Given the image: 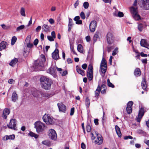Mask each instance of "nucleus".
Here are the masks:
<instances>
[{
  "mask_svg": "<svg viewBox=\"0 0 149 149\" xmlns=\"http://www.w3.org/2000/svg\"><path fill=\"white\" fill-rule=\"evenodd\" d=\"M41 61L38 59L35 61L34 67L38 70H42V68L44 66L43 63L45 61V56H40Z\"/></svg>",
  "mask_w": 149,
  "mask_h": 149,
  "instance_id": "1",
  "label": "nucleus"
},
{
  "mask_svg": "<svg viewBox=\"0 0 149 149\" xmlns=\"http://www.w3.org/2000/svg\"><path fill=\"white\" fill-rule=\"evenodd\" d=\"M91 136L92 139L94 140L96 138L95 141V143L98 145L101 144L103 142V139L101 135L96 132H94L91 134Z\"/></svg>",
  "mask_w": 149,
  "mask_h": 149,
  "instance_id": "2",
  "label": "nucleus"
},
{
  "mask_svg": "<svg viewBox=\"0 0 149 149\" xmlns=\"http://www.w3.org/2000/svg\"><path fill=\"white\" fill-rule=\"evenodd\" d=\"M35 128L38 133L42 132L45 130V126L44 124L39 121L35 122L34 124Z\"/></svg>",
  "mask_w": 149,
  "mask_h": 149,
  "instance_id": "3",
  "label": "nucleus"
},
{
  "mask_svg": "<svg viewBox=\"0 0 149 149\" xmlns=\"http://www.w3.org/2000/svg\"><path fill=\"white\" fill-rule=\"evenodd\" d=\"M107 63L106 60L103 58L100 64L101 72L100 73L102 77H104L107 70Z\"/></svg>",
  "mask_w": 149,
  "mask_h": 149,
  "instance_id": "4",
  "label": "nucleus"
},
{
  "mask_svg": "<svg viewBox=\"0 0 149 149\" xmlns=\"http://www.w3.org/2000/svg\"><path fill=\"white\" fill-rule=\"evenodd\" d=\"M87 77L89 80L91 81L93 79V67L91 65H89L88 67L87 72Z\"/></svg>",
  "mask_w": 149,
  "mask_h": 149,
  "instance_id": "5",
  "label": "nucleus"
},
{
  "mask_svg": "<svg viewBox=\"0 0 149 149\" xmlns=\"http://www.w3.org/2000/svg\"><path fill=\"white\" fill-rule=\"evenodd\" d=\"M138 3L140 6L142 4L145 10L149 9V0H139Z\"/></svg>",
  "mask_w": 149,
  "mask_h": 149,
  "instance_id": "6",
  "label": "nucleus"
},
{
  "mask_svg": "<svg viewBox=\"0 0 149 149\" xmlns=\"http://www.w3.org/2000/svg\"><path fill=\"white\" fill-rule=\"evenodd\" d=\"M42 119L43 121L47 124H52L53 123V120L48 115L45 114L43 116Z\"/></svg>",
  "mask_w": 149,
  "mask_h": 149,
  "instance_id": "7",
  "label": "nucleus"
},
{
  "mask_svg": "<svg viewBox=\"0 0 149 149\" xmlns=\"http://www.w3.org/2000/svg\"><path fill=\"white\" fill-rule=\"evenodd\" d=\"M16 121L15 119H12L10 120V122L8 125H7L8 128L13 129L14 130H16Z\"/></svg>",
  "mask_w": 149,
  "mask_h": 149,
  "instance_id": "8",
  "label": "nucleus"
},
{
  "mask_svg": "<svg viewBox=\"0 0 149 149\" xmlns=\"http://www.w3.org/2000/svg\"><path fill=\"white\" fill-rule=\"evenodd\" d=\"M42 84V87L46 90H48L50 88L51 85L52 84V81H49Z\"/></svg>",
  "mask_w": 149,
  "mask_h": 149,
  "instance_id": "9",
  "label": "nucleus"
},
{
  "mask_svg": "<svg viewBox=\"0 0 149 149\" xmlns=\"http://www.w3.org/2000/svg\"><path fill=\"white\" fill-rule=\"evenodd\" d=\"M97 26V22L95 21H92L89 25L90 30L91 32H94Z\"/></svg>",
  "mask_w": 149,
  "mask_h": 149,
  "instance_id": "10",
  "label": "nucleus"
},
{
  "mask_svg": "<svg viewBox=\"0 0 149 149\" xmlns=\"http://www.w3.org/2000/svg\"><path fill=\"white\" fill-rule=\"evenodd\" d=\"M144 110L143 108H141L139 111L138 117L136 118V120L139 123L144 113Z\"/></svg>",
  "mask_w": 149,
  "mask_h": 149,
  "instance_id": "11",
  "label": "nucleus"
},
{
  "mask_svg": "<svg viewBox=\"0 0 149 149\" xmlns=\"http://www.w3.org/2000/svg\"><path fill=\"white\" fill-rule=\"evenodd\" d=\"M107 40L108 43L110 44L113 42L114 38L113 34L111 32H109L107 36Z\"/></svg>",
  "mask_w": 149,
  "mask_h": 149,
  "instance_id": "12",
  "label": "nucleus"
},
{
  "mask_svg": "<svg viewBox=\"0 0 149 149\" xmlns=\"http://www.w3.org/2000/svg\"><path fill=\"white\" fill-rule=\"evenodd\" d=\"M49 136L52 139H55L56 138L57 135L56 132L53 129H51L49 131Z\"/></svg>",
  "mask_w": 149,
  "mask_h": 149,
  "instance_id": "13",
  "label": "nucleus"
},
{
  "mask_svg": "<svg viewBox=\"0 0 149 149\" xmlns=\"http://www.w3.org/2000/svg\"><path fill=\"white\" fill-rule=\"evenodd\" d=\"M133 104V102L132 101H129L127 103L126 108V111L128 114H130L132 112V107Z\"/></svg>",
  "mask_w": 149,
  "mask_h": 149,
  "instance_id": "14",
  "label": "nucleus"
},
{
  "mask_svg": "<svg viewBox=\"0 0 149 149\" xmlns=\"http://www.w3.org/2000/svg\"><path fill=\"white\" fill-rule=\"evenodd\" d=\"M59 111L65 113L66 110V106L62 103H58L57 104Z\"/></svg>",
  "mask_w": 149,
  "mask_h": 149,
  "instance_id": "15",
  "label": "nucleus"
},
{
  "mask_svg": "<svg viewBox=\"0 0 149 149\" xmlns=\"http://www.w3.org/2000/svg\"><path fill=\"white\" fill-rule=\"evenodd\" d=\"M47 72L52 75L54 77H55L57 76L56 74V70L53 67H50L47 70Z\"/></svg>",
  "mask_w": 149,
  "mask_h": 149,
  "instance_id": "16",
  "label": "nucleus"
},
{
  "mask_svg": "<svg viewBox=\"0 0 149 149\" xmlns=\"http://www.w3.org/2000/svg\"><path fill=\"white\" fill-rule=\"evenodd\" d=\"M140 44L141 46L149 49V44H148L147 42L146 39H141L140 41Z\"/></svg>",
  "mask_w": 149,
  "mask_h": 149,
  "instance_id": "17",
  "label": "nucleus"
},
{
  "mask_svg": "<svg viewBox=\"0 0 149 149\" xmlns=\"http://www.w3.org/2000/svg\"><path fill=\"white\" fill-rule=\"evenodd\" d=\"M37 92H39L42 96L46 98H49L52 96V95L50 93H45L42 91H37Z\"/></svg>",
  "mask_w": 149,
  "mask_h": 149,
  "instance_id": "18",
  "label": "nucleus"
},
{
  "mask_svg": "<svg viewBox=\"0 0 149 149\" xmlns=\"http://www.w3.org/2000/svg\"><path fill=\"white\" fill-rule=\"evenodd\" d=\"M40 81L41 82H47V81H52L51 79H49L47 77L45 76H42L40 78Z\"/></svg>",
  "mask_w": 149,
  "mask_h": 149,
  "instance_id": "19",
  "label": "nucleus"
},
{
  "mask_svg": "<svg viewBox=\"0 0 149 149\" xmlns=\"http://www.w3.org/2000/svg\"><path fill=\"white\" fill-rule=\"evenodd\" d=\"M7 45V42L2 41L0 43V51L5 49Z\"/></svg>",
  "mask_w": 149,
  "mask_h": 149,
  "instance_id": "20",
  "label": "nucleus"
},
{
  "mask_svg": "<svg viewBox=\"0 0 149 149\" xmlns=\"http://www.w3.org/2000/svg\"><path fill=\"white\" fill-rule=\"evenodd\" d=\"M130 11L131 14H132V15L138 13V9L136 7L135 8L133 7H131L130 8Z\"/></svg>",
  "mask_w": 149,
  "mask_h": 149,
  "instance_id": "21",
  "label": "nucleus"
},
{
  "mask_svg": "<svg viewBox=\"0 0 149 149\" xmlns=\"http://www.w3.org/2000/svg\"><path fill=\"white\" fill-rule=\"evenodd\" d=\"M10 113V110L8 109H5L3 111V118L6 119L7 116Z\"/></svg>",
  "mask_w": 149,
  "mask_h": 149,
  "instance_id": "22",
  "label": "nucleus"
},
{
  "mask_svg": "<svg viewBox=\"0 0 149 149\" xmlns=\"http://www.w3.org/2000/svg\"><path fill=\"white\" fill-rule=\"evenodd\" d=\"M17 94L16 93V92L15 91L12 94L11 97L12 100L13 102H15L17 99Z\"/></svg>",
  "mask_w": 149,
  "mask_h": 149,
  "instance_id": "23",
  "label": "nucleus"
},
{
  "mask_svg": "<svg viewBox=\"0 0 149 149\" xmlns=\"http://www.w3.org/2000/svg\"><path fill=\"white\" fill-rule=\"evenodd\" d=\"M115 128L116 132L119 137H121L122 134L120 132V128L117 125H116Z\"/></svg>",
  "mask_w": 149,
  "mask_h": 149,
  "instance_id": "24",
  "label": "nucleus"
},
{
  "mask_svg": "<svg viewBox=\"0 0 149 149\" xmlns=\"http://www.w3.org/2000/svg\"><path fill=\"white\" fill-rule=\"evenodd\" d=\"M51 26H49L47 24H44L42 26V29L45 32L49 31Z\"/></svg>",
  "mask_w": 149,
  "mask_h": 149,
  "instance_id": "25",
  "label": "nucleus"
},
{
  "mask_svg": "<svg viewBox=\"0 0 149 149\" xmlns=\"http://www.w3.org/2000/svg\"><path fill=\"white\" fill-rule=\"evenodd\" d=\"M76 70L77 72L81 75L83 76L84 75V71L79 68V66L77 65L76 67Z\"/></svg>",
  "mask_w": 149,
  "mask_h": 149,
  "instance_id": "26",
  "label": "nucleus"
},
{
  "mask_svg": "<svg viewBox=\"0 0 149 149\" xmlns=\"http://www.w3.org/2000/svg\"><path fill=\"white\" fill-rule=\"evenodd\" d=\"M72 25V20L71 18H70L69 19V24L68 25V31H71Z\"/></svg>",
  "mask_w": 149,
  "mask_h": 149,
  "instance_id": "27",
  "label": "nucleus"
},
{
  "mask_svg": "<svg viewBox=\"0 0 149 149\" xmlns=\"http://www.w3.org/2000/svg\"><path fill=\"white\" fill-rule=\"evenodd\" d=\"M18 61L17 59L15 58L14 59L11 60L10 62V65L12 66H14L17 63Z\"/></svg>",
  "mask_w": 149,
  "mask_h": 149,
  "instance_id": "28",
  "label": "nucleus"
},
{
  "mask_svg": "<svg viewBox=\"0 0 149 149\" xmlns=\"http://www.w3.org/2000/svg\"><path fill=\"white\" fill-rule=\"evenodd\" d=\"M141 86L143 89L144 90L146 89L147 87V85L146 84V80L145 79H143L142 81Z\"/></svg>",
  "mask_w": 149,
  "mask_h": 149,
  "instance_id": "29",
  "label": "nucleus"
},
{
  "mask_svg": "<svg viewBox=\"0 0 149 149\" xmlns=\"http://www.w3.org/2000/svg\"><path fill=\"white\" fill-rule=\"evenodd\" d=\"M134 74L136 76H139L141 74V72L140 69L139 68H136L134 71Z\"/></svg>",
  "mask_w": 149,
  "mask_h": 149,
  "instance_id": "30",
  "label": "nucleus"
},
{
  "mask_svg": "<svg viewBox=\"0 0 149 149\" xmlns=\"http://www.w3.org/2000/svg\"><path fill=\"white\" fill-rule=\"evenodd\" d=\"M100 91V87L98 86L95 92V97H97L99 95Z\"/></svg>",
  "mask_w": 149,
  "mask_h": 149,
  "instance_id": "31",
  "label": "nucleus"
},
{
  "mask_svg": "<svg viewBox=\"0 0 149 149\" xmlns=\"http://www.w3.org/2000/svg\"><path fill=\"white\" fill-rule=\"evenodd\" d=\"M132 16L136 20H139L141 19V17L138 13L132 15Z\"/></svg>",
  "mask_w": 149,
  "mask_h": 149,
  "instance_id": "32",
  "label": "nucleus"
},
{
  "mask_svg": "<svg viewBox=\"0 0 149 149\" xmlns=\"http://www.w3.org/2000/svg\"><path fill=\"white\" fill-rule=\"evenodd\" d=\"M77 50L78 51L81 53H83V49L82 45L81 44H79L77 46Z\"/></svg>",
  "mask_w": 149,
  "mask_h": 149,
  "instance_id": "33",
  "label": "nucleus"
},
{
  "mask_svg": "<svg viewBox=\"0 0 149 149\" xmlns=\"http://www.w3.org/2000/svg\"><path fill=\"white\" fill-rule=\"evenodd\" d=\"M20 13L21 15L22 16L25 17L26 16L25 9L23 7L21 8L20 11Z\"/></svg>",
  "mask_w": 149,
  "mask_h": 149,
  "instance_id": "34",
  "label": "nucleus"
},
{
  "mask_svg": "<svg viewBox=\"0 0 149 149\" xmlns=\"http://www.w3.org/2000/svg\"><path fill=\"white\" fill-rule=\"evenodd\" d=\"M17 38L15 36H13L11 39V44L12 45H13L17 41Z\"/></svg>",
  "mask_w": 149,
  "mask_h": 149,
  "instance_id": "35",
  "label": "nucleus"
},
{
  "mask_svg": "<svg viewBox=\"0 0 149 149\" xmlns=\"http://www.w3.org/2000/svg\"><path fill=\"white\" fill-rule=\"evenodd\" d=\"M59 51L58 50L56 49L54 51L52 54V56H58Z\"/></svg>",
  "mask_w": 149,
  "mask_h": 149,
  "instance_id": "36",
  "label": "nucleus"
},
{
  "mask_svg": "<svg viewBox=\"0 0 149 149\" xmlns=\"http://www.w3.org/2000/svg\"><path fill=\"white\" fill-rule=\"evenodd\" d=\"M94 50L93 47L90 48L88 52V54L89 56H92L93 55Z\"/></svg>",
  "mask_w": 149,
  "mask_h": 149,
  "instance_id": "37",
  "label": "nucleus"
},
{
  "mask_svg": "<svg viewBox=\"0 0 149 149\" xmlns=\"http://www.w3.org/2000/svg\"><path fill=\"white\" fill-rule=\"evenodd\" d=\"M37 91H37V90L35 89L34 91L32 92V95L35 97H37L38 96L39 94H40L39 92L37 93Z\"/></svg>",
  "mask_w": 149,
  "mask_h": 149,
  "instance_id": "38",
  "label": "nucleus"
},
{
  "mask_svg": "<svg viewBox=\"0 0 149 149\" xmlns=\"http://www.w3.org/2000/svg\"><path fill=\"white\" fill-rule=\"evenodd\" d=\"M29 134L31 137H34L35 139L37 138L38 137V135L32 132H30Z\"/></svg>",
  "mask_w": 149,
  "mask_h": 149,
  "instance_id": "39",
  "label": "nucleus"
},
{
  "mask_svg": "<svg viewBox=\"0 0 149 149\" xmlns=\"http://www.w3.org/2000/svg\"><path fill=\"white\" fill-rule=\"evenodd\" d=\"M86 105L87 107H89L90 104V101L88 97H87L86 99Z\"/></svg>",
  "mask_w": 149,
  "mask_h": 149,
  "instance_id": "40",
  "label": "nucleus"
},
{
  "mask_svg": "<svg viewBox=\"0 0 149 149\" xmlns=\"http://www.w3.org/2000/svg\"><path fill=\"white\" fill-rule=\"evenodd\" d=\"M107 82L108 86L114 88V85L110 81V80L109 79H107Z\"/></svg>",
  "mask_w": 149,
  "mask_h": 149,
  "instance_id": "41",
  "label": "nucleus"
},
{
  "mask_svg": "<svg viewBox=\"0 0 149 149\" xmlns=\"http://www.w3.org/2000/svg\"><path fill=\"white\" fill-rule=\"evenodd\" d=\"M89 3L87 1L84 2L83 4V6L85 9H87L89 7Z\"/></svg>",
  "mask_w": 149,
  "mask_h": 149,
  "instance_id": "42",
  "label": "nucleus"
},
{
  "mask_svg": "<svg viewBox=\"0 0 149 149\" xmlns=\"http://www.w3.org/2000/svg\"><path fill=\"white\" fill-rule=\"evenodd\" d=\"M118 52V48H116L113 51L112 55L113 56H114L117 54Z\"/></svg>",
  "mask_w": 149,
  "mask_h": 149,
  "instance_id": "43",
  "label": "nucleus"
},
{
  "mask_svg": "<svg viewBox=\"0 0 149 149\" xmlns=\"http://www.w3.org/2000/svg\"><path fill=\"white\" fill-rule=\"evenodd\" d=\"M25 26L24 25H22L18 27L16 29L17 31H19L21 30H22L24 28Z\"/></svg>",
  "mask_w": 149,
  "mask_h": 149,
  "instance_id": "44",
  "label": "nucleus"
},
{
  "mask_svg": "<svg viewBox=\"0 0 149 149\" xmlns=\"http://www.w3.org/2000/svg\"><path fill=\"white\" fill-rule=\"evenodd\" d=\"M26 46L27 47L31 49L34 47V46L32 43L28 42L26 45Z\"/></svg>",
  "mask_w": 149,
  "mask_h": 149,
  "instance_id": "45",
  "label": "nucleus"
},
{
  "mask_svg": "<svg viewBox=\"0 0 149 149\" xmlns=\"http://www.w3.org/2000/svg\"><path fill=\"white\" fill-rule=\"evenodd\" d=\"M98 38L99 36L97 33H95L93 37L94 41L95 42Z\"/></svg>",
  "mask_w": 149,
  "mask_h": 149,
  "instance_id": "46",
  "label": "nucleus"
},
{
  "mask_svg": "<svg viewBox=\"0 0 149 149\" xmlns=\"http://www.w3.org/2000/svg\"><path fill=\"white\" fill-rule=\"evenodd\" d=\"M86 131L88 132H90L91 130V126L89 125H87L86 127Z\"/></svg>",
  "mask_w": 149,
  "mask_h": 149,
  "instance_id": "47",
  "label": "nucleus"
},
{
  "mask_svg": "<svg viewBox=\"0 0 149 149\" xmlns=\"http://www.w3.org/2000/svg\"><path fill=\"white\" fill-rule=\"evenodd\" d=\"M80 15L82 19H85V16L84 12H81L80 14Z\"/></svg>",
  "mask_w": 149,
  "mask_h": 149,
  "instance_id": "48",
  "label": "nucleus"
},
{
  "mask_svg": "<svg viewBox=\"0 0 149 149\" xmlns=\"http://www.w3.org/2000/svg\"><path fill=\"white\" fill-rule=\"evenodd\" d=\"M47 38L50 41H52L54 40V38L50 36H47Z\"/></svg>",
  "mask_w": 149,
  "mask_h": 149,
  "instance_id": "49",
  "label": "nucleus"
},
{
  "mask_svg": "<svg viewBox=\"0 0 149 149\" xmlns=\"http://www.w3.org/2000/svg\"><path fill=\"white\" fill-rule=\"evenodd\" d=\"M31 36L30 35L28 36L26 39V41L27 42H30Z\"/></svg>",
  "mask_w": 149,
  "mask_h": 149,
  "instance_id": "50",
  "label": "nucleus"
},
{
  "mask_svg": "<svg viewBox=\"0 0 149 149\" xmlns=\"http://www.w3.org/2000/svg\"><path fill=\"white\" fill-rule=\"evenodd\" d=\"M143 27V25L142 24H139L138 26V29L140 31H141L142 30Z\"/></svg>",
  "mask_w": 149,
  "mask_h": 149,
  "instance_id": "51",
  "label": "nucleus"
},
{
  "mask_svg": "<svg viewBox=\"0 0 149 149\" xmlns=\"http://www.w3.org/2000/svg\"><path fill=\"white\" fill-rule=\"evenodd\" d=\"M124 14L123 13L121 12H119L118 13L117 16L120 17H122L123 16Z\"/></svg>",
  "mask_w": 149,
  "mask_h": 149,
  "instance_id": "52",
  "label": "nucleus"
},
{
  "mask_svg": "<svg viewBox=\"0 0 149 149\" xmlns=\"http://www.w3.org/2000/svg\"><path fill=\"white\" fill-rule=\"evenodd\" d=\"M9 139L13 140L15 138V136L14 134H12L9 136H8Z\"/></svg>",
  "mask_w": 149,
  "mask_h": 149,
  "instance_id": "53",
  "label": "nucleus"
},
{
  "mask_svg": "<svg viewBox=\"0 0 149 149\" xmlns=\"http://www.w3.org/2000/svg\"><path fill=\"white\" fill-rule=\"evenodd\" d=\"M42 143L43 144L45 145H46L47 146H48L49 144V142H48L47 141H42Z\"/></svg>",
  "mask_w": 149,
  "mask_h": 149,
  "instance_id": "54",
  "label": "nucleus"
},
{
  "mask_svg": "<svg viewBox=\"0 0 149 149\" xmlns=\"http://www.w3.org/2000/svg\"><path fill=\"white\" fill-rule=\"evenodd\" d=\"M74 107L72 108L70 110V115L72 116L73 115L74 112Z\"/></svg>",
  "mask_w": 149,
  "mask_h": 149,
  "instance_id": "55",
  "label": "nucleus"
},
{
  "mask_svg": "<svg viewBox=\"0 0 149 149\" xmlns=\"http://www.w3.org/2000/svg\"><path fill=\"white\" fill-rule=\"evenodd\" d=\"M133 137L130 136H126L124 137V139L125 140L128 139H132Z\"/></svg>",
  "mask_w": 149,
  "mask_h": 149,
  "instance_id": "56",
  "label": "nucleus"
},
{
  "mask_svg": "<svg viewBox=\"0 0 149 149\" xmlns=\"http://www.w3.org/2000/svg\"><path fill=\"white\" fill-rule=\"evenodd\" d=\"M3 140L4 141H6L8 139H9V138L8 137V135H6L4 136L3 138Z\"/></svg>",
  "mask_w": 149,
  "mask_h": 149,
  "instance_id": "57",
  "label": "nucleus"
},
{
  "mask_svg": "<svg viewBox=\"0 0 149 149\" xmlns=\"http://www.w3.org/2000/svg\"><path fill=\"white\" fill-rule=\"evenodd\" d=\"M79 1L78 0H77L74 4V6L75 8H76L77 6H78L79 4Z\"/></svg>",
  "mask_w": 149,
  "mask_h": 149,
  "instance_id": "58",
  "label": "nucleus"
},
{
  "mask_svg": "<svg viewBox=\"0 0 149 149\" xmlns=\"http://www.w3.org/2000/svg\"><path fill=\"white\" fill-rule=\"evenodd\" d=\"M8 82L11 84H13L14 83V80L12 79H10L8 81Z\"/></svg>",
  "mask_w": 149,
  "mask_h": 149,
  "instance_id": "59",
  "label": "nucleus"
},
{
  "mask_svg": "<svg viewBox=\"0 0 149 149\" xmlns=\"http://www.w3.org/2000/svg\"><path fill=\"white\" fill-rule=\"evenodd\" d=\"M61 75L62 76H64L67 74L68 72L66 70H65L62 73L61 72Z\"/></svg>",
  "mask_w": 149,
  "mask_h": 149,
  "instance_id": "60",
  "label": "nucleus"
},
{
  "mask_svg": "<svg viewBox=\"0 0 149 149\" xmlns=\"http://www.w3.org/2000/svg\"><path fill=\"white\" fill-rule=\"evenodd\" d=\"M49 22L52 24H53L54 23V20L52 18H50L49 19Z\"/></svg>",
  "mask_w": 149,
  "mask_h": 149,
  "instance_id": "61",
  "label": "nucleus"
},
{
  "mask_svg": "<svg viewBox=\"0 0 149 149\" xmlns=\"http://www.w3.org/2000/svg\"><path fill=\"white\" fill-rule=\"evenodd\" d=\"M38 42V40L37 39H36L34 41L33 44L34 45H36Z\"/></svg>",
  "mask_w": 149,
  "mask_h": 149,
  "instance_id": "62",
  "label": "nucleus"
},
{
  "mask_svg": "<svg viewBox=\"0 0 149 149\" xmlns=\"http://www.w3.org/2000/svg\"><path fill=\"white\" fill-rule=\"evenodd\" d=\"M76 23L77 24H81L82 23V21L81 20H79L76 22Z\"/></svg>",
  "mask_w": 149,
  "mask_h": 149,
  "instance_id": "63",
  "label": "nucleus"
},
{
  "mask_svg": "<svg viewBox=\"0 0 149 149\" xmlns=\"http://www.w3.org/2000/svg\"><path fill=\"white\" fill-rule=\"evenodd\" d=\"M81 147L83 149H85L86 148V146L84 143H81Z\"/></svg>",
  "mask_w": 149,
  "mask_h": 149,
  "instance_id": "64",
  "label": "nucleus"
}]
</instances>
